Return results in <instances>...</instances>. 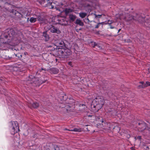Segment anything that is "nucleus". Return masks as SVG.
I'll return each instance as SVG.
<instances>
[{"label": "nucleus", "mask_w": 150, "mask_h": 150, "mask_svg": "<svg viewBox=\"0 0 150 150\" xmlns=\"http://www.w3.org/2000/svg\"><path fill=\"white\" fill-rule=\"evenodd\" d=\"M10 128L11 134H14L19 131V127L18 124L16 121H11L10 122Z\"/></svg>", "instance_id": "obj_4"}, {"label": "nucleus", "mask_w": 150, "mask_h": 150, "mask_svg": "<svg viewBox=\"0 0 150 150\" xmlns=\"http://www.w3.org/2000/svg\"><path fill=\"white\" fill-rule=\"evenodd\" d=\"M58 21H59V23L62 24V25H63V23H62V21L64 22V21L66 20L65 18H61V19H58Z\"/></svg>", "instance_id": "obj_20"}, {"label": "nucleus", "mask_w": 150, "mask_h": 150, "mask_svg": "<svg viewBox=\"0 0 150 150\" xmlns=\"http://www.w3.org/2000/svg\"><path fill=\"white\" fill-rule=\"evenodd\" d=\"M91 46L93 47H94L95 46H97V44L96 43V42H91Z\"/></svg>", "instance_id": "obj_23"}, {"label": "nucleus", "mask_w": 150, "mask_h": 150, "mask_svg": "<svg viewBox=\"0 0 150 150\" xmlns=\"http://www.w3.org/2000/svg\"><path fill=\"white\" fill-rule=\"evenodd\" d=\"M139 126H138V130L139 131H142L143 130L146 129L145 124L144 123H139Z\"/></svg>", "instance_id": "obj_6"}, {"label": "nucleus", "mask_w": 150, "mask_h": 150, "mask_svg": "<svg viewBox=\"0 0 150 150\" xmlns=\"http://www.w3.org/2000/svg\"><path fill=\"white\" fill-rule=\"evenodd\" d=\"M71 47L70 46L68 48L65 46L63 48H59L56 50V54L60 57L67 58L71 54Z\"/></svg>", "instance_id": "obj_3"}, {"label": "nucleus", "mask_w": 150, "mask_h": 150, "mask_svg": "<svg viewBox=\"0 0 150 150\" xmlns=\"http://www.w3.org/2000/svg\"><path fill=\"white\" fill-rule=\"evenodd\" d=\"M139 83L141 84V85H140L138 86V88H144L146 87L145 83H144L143 81H140L139 82Z\"/></svg>", "instance_id": "obj_13"}, {"label": "nucleus", "mask_w": 150, "mask_h": 150, "mask_svg": "<svg viewBox=\"0 0 150 150\" xmlns=\"http://www.w3.org/2000/svg\"><path fill=\"white\" fill-rule=\"evenodd\" d=\"M99 25H100V24H99V23H98V24L95 27V28H98L99 27Z\"/></svg>", "instance_id": "obj_30"}, {"label": "nucleus", "mask_w": 150, "mask_h": 150, "mask_svg": "<svg viewBox=\"0 0 150 150\" xmlns=\"http://www.w3.org/2000/svg\"><path fill=\"white\" fill-rule=\"evenodd\" d=\"M110 124H109V125H108V126H110Z\"/></svg>", "instance_id": "obj_41"}, {"label": "nucleus", "mask_w": 150, "mask_h": 150, "mask_svg": "<svg viewBox=\"0 0 150 150\" xmlns=\"http://www.w3.org/2000/svg\"><path fill=\"white\" fill-rule=\"evenodd\" d=\"M47 3L48 6L51 5L52 4V3L50 1V0H48L47 1Z\"/></svg>", "instance_id": "obj_29"}, {"label": "nucleus", "mask_w": 150, "mask_h": 150, "mask_svg": "<svg viewBox=\"0 0 150 150\" xmlns=\"http://www.w3.org/2000/svg\"><path fill=\"white\" fill-rule=\"evenodd\" d=\"M104 103V99L103 97L100 96L96 97L92 101L91 106L92 110L95 112H97L102 108Z\"/></svg>", "instance_id": "obj_1"}, {"label": "nucleus", "mask_w": 150, "mask_h": 150, "mask_svg": "<svg viewBox=\"0 0 150 150\" xmlns=\"http://www.w3.org/2000/svg\"><path fill=\"white\" fill-rule=\"evenodd\" d=\"M69 18L72 21H74L76 18V16L75 15L72 14H70L69 15Z\"/></svg>", "instance_id": "obj_14"}, {"label": "nucleus", "mask_w": 150, "mask_h": 150, "mask_svg": "<svg viewBox=\"0 0 150 150\" xmlns=\"http://www.w3.org/2000/svg\"><path fill=\"white\" fill-rule=\"evenodd\" d=\"M37 19L41 23H46V21L43 18H41L40 16H38Z\"/></svg>", "instance_id": "obj_9"}, {"label": "nucleus", "mask_w": 150, "mask_h": 150, "mask_svg": "<svg viewBox=\"0 0 150 150\" xmlns=\"http://www.w3.org/2000/svg\"><path fill=\"white\" fill-rule=\"evenodd\" d=\"M79 16L82 18H85L87 15V13L81 12L79 13Z\"/></svg>", "instance_id": "obj_16"}, {"label": "nucleus", "mask_w": 150, "mask_h": 150, "mask_svg": "<svg viewBox=\"0 0 150 150\" xmlns=\"http://www.w3.org/2000/svg\"><path fill=\"white\" fill-rule=\"evenodd\" d=\"M50 32L52 33H56L57 34H59L61 32L59 29L54 26L51 27L50 29Z\"/></svg>", "instance_id": "obj_5"}, {"label": "nucleus", "mask_w": 150, "mask_h": 150, "mask_svg": "<svg viewBox=\"0 0 150 150\" xmlns=\"http://www.w3.org/2000/svg\"><path fill=\"white\" fill-rule=\"evenodd\" d=\"M24 54L25 55H26L27 54V52H25L24 53Z\"/></svg>", "instance_id": "obj_35"}, {"label": "nucleus", "mask_w": 150, "mask_h": 150, "mask_svg": "<svg viewBox=\"0 0 150 150\" xmlns=\"http://www.w3.org/2000/svg\"><path fill=\"white\" fill-rule=\"evenodd\" d=\"M137 138L139 139H140L141 138V136H138L137 137Z\"/></svg>", "instance_id": "obj_33"}, {"label": "nucleus", "mask_w": 150, "mask_h": 150, "mask_svg": "<svg viewBox=\"0 0 150 150\" xmlns=\"http://www.w3.org/2000/svg\"><path fill=\"white\" fill-rule=\"evenodd\" d=\"M75 23L76 24L78 25L81 26H83L84 25L83 23L79 18L76 19Z\"/></svg>", "instance_id": "obj_10"}, {"label": "nucleus", "mask_w": 150, "mask_h": 150, "mask_svg": "<svg viewBox=\"0 0 150 150\" xmlns=\"http://www.w3.org/2000/svg\"><path fill=\"white\" fill-rule=\"evenodd\" d=\"M144 25L147 27H149L150 26V24H148L147 22H144Z\"/></svg>", "instance_id": "obj_26"}, {"label": "nucleus", "mask_w": 150, "mask_h": 150, "mask_svg": "<svg viewBox=\"0 0 150 150\" xmlns=\"http://www.w3.org/2000/svg\"><path fill=\"white\" fill-rule=\"evenodd\" d=\"M13 13H14L15 15H17L18 16H19L20 17H22L23 15L20 14L18 11L15 10L14 11H13Z\"/></svg>", "instance_id": "obj_18"}, {"label": "nucleus", "mask_w": 150, "mask_h": 150, "mask_svg": "<svg viewBox=\"0 0 150 150\" xmlns=\"http://www.w3.org/2000/svg\"><path fill=\"white\" fill-rule=\"evenodd\" d=\"M69 130L75 132H81L82 131V129L80 128H75L73 129Z\"/></svg>", "instance_id": "obj_15"}, {"label": "nucleus", "mask_w": 150, "mask_h": 150, "mask_svg": "<svg viewBox=\"0 0 150 150\" xmlns=\"http://www.w3.org/2000/svg\"><path fill=\"white\" fill-rule=\"evenodd\" d=\"M0 7H1V6H0Z\"/></svg>", "instance_id": "obj_43"}, {"label": "nucleus", "mask_w": 150, "mask_h": 150, "mask_svg": "<svg viewBox=\"0 0 150 150\" xmlns=\"http://www.w3.org/2000/svg\"><path fill=\"white\" fill-rule=\"evenodd\" d=\"M108 132H110V130H108Z\"/></svg>", "instance_id": "obj_42"}, {"label": "nucleus", "mask_w": 150, "mask_h": 150, "mask_svg": "<svg viewBox=\"0 0 150 150\" xmlns=\"http://www.w3.org/2000/svg\"><path fill=\"white\" fill-rule=\"evenodd\" d=\"M120 30H121V29H119L118 30V33H119V32H120Z\"/></svg>", "instance_id": "obj_37"}, {"label": "nucleus", "mask_w": 150, "mask_h": 150, "mask_svg": "<svg viewBox=\"0 0 150 150\" xmlns=\"http://www.w3.org/2000/svg\"><path fill=\"white\" fill-rule=\"evenodd\" d=\"M145 84L146 86V87H147L148 86H150V82L149 81H146Z\"/></svg>", "instance_id": "obj_28"}, {"label": "nucleus", "mask_w": 150, "mask_h": 150, "mask_svg": "<svg viewBox=\"0 0 150 150\" xmlns=\"http://www.w3.org/2000/svg\"><path fill=\"white\" fill-rule=\"evenodd\" d=\"M113 21H110V20H108V23L106 22V23H105V24H107V23L108 24H111L113 22Z\"/></svg>", "instance_id": "obj_27"}, {"label": "nucleus", "mask_w": 150, "mask_h": 150, "mask_svg": "<svg viewBox=\"0 0 150 150\" xmlns=\"http://www.w3.org/2000/svg\"><path fill=\"white\" fill-rule=\"evenodd\" d=\"M37 18H34V17H31L30 19V21L31 23H34L37 20Z\"/></svg>", "instance_id": "obj_21"}, {"label": "nucleus", "mask_w": 150, "mask_h": 150, "mask_svg": "<svg viewBox=\"0 0 150 150\" xmlns=\"http://www.w3.org/2000/svg\"><path fill=\"white\" fill-rule=\"evenodd\" d=\"M8 36L10 37H13L14 36V32L13 29H10L8 31Z\"/></svg>", "instance_id": "obj_8"}, {"label": "nucleus", "mask_w": 150, "mask_h": 150, "mask_svg": "<svg viewBox=\"0 0 150 150\" xmlns=\"http://www.w3.org/2000/svg\"><path fill=\"white\" fill-rule=\"evenodd\" d=\"M103 122V120H102V121H101V122L102 123V122Z\"/></svg>", "instance_id": "obj_39"}, {"label": "nucleus", "mask_w": 150, "mask_h": 150, "mask_svg": "<svg viewBox=\"0 0 150 150\" xmlns=\"http://www.w3.org/2000/svg\"><path fill=\"white\" fill-rule=\"evenodd\" d=\"M120 16L119 17H117V18L119 19H124L125 21L128 22L132 21L134 20L137 21L139 22L143 23L144 20V18L140 16L139 15H137L135 18L133 17L132 15H130L128 14H126L125 16H124L123 14H120L119 15Z\"/></svg>", "instance_id": "obj_2"}, {"label": "nucleus", "mask_w": 150, "mask_h": 150, "mask_svg": "<svg viewBox=\"0 0 150 150\" xmlns=\"http://www.w3.org/2000/svg\"><path fill=\"white\" fill-rule=\"evenodd\" d=\"M31 105H32L33 107L34 108H37L39 105V104L37 103H30L28 105L30 106Z\"/></svg>", "instance_id": "obj_11"}, {"label": "nucleus", "mask_w": 150, "mask_h": 150, "mask_svg": "<svg viewBox=\"0 0 150 150\" xmlns=\"http://www.w3.org/2000/svg\"><path fill=\"white\" fill-rule=\"evenodd\" d=\"M68 64L70 65V66H72V62H68Z\"/></svg>", "instance_id": "obj_31"}, {"label": "nucleus", "mask_w": 150, "mask_h": 150, "mask_svg": "<svg viewBox=\"0 0 150 150\" xmlns=\"http://www.w3.org/2000/svg\"><path fill=\"white\" fill-rule=\"evenodd\" d=\"M42 70H45V69H43V68H42Z\"/></svg>", "instance_id": "obj_38"}, {"label": "nucleus", "mask_w": 150, "mask_h": 150, "mask_svg": "<svg viewBox=\"0 0 150 150\" xmlns=\"http://www.w3.org/2000/svg\"><path fill=\"white\" fill-rule=\"evenodd\" d=\"M70 108V106H69L68 104H67L65 107V108L66 109L67 111H68L70 110H69V108Z\"/></svg>", "instance_id": "obj_24"}, {"label": "nucleus", "mask_w": 150, "mask_h": 150, "mask_svg": "<svg viewBox=\"0 0 150 150\" xmlns=\"http://www.w3.org/2000/svg\"><path fill=\"white\" fill-rule=\"evenodd\" d=\"M43 36L45 38V40L46 41H47L49 39V37L48 35L47 34L46 32H44L43 33Z\"/></svg>", "instance_id": "obj_17"}, {"label": "nucleus", "mask_w": 150, "mask_h": 150, "mask_svg": "<svg viewBox=\"0 0 150 150\" xmlns=\"http://www.w3.org/2000/svg\"><path fill=\"white\" fill-rule=\"evenodd\" d=\"M51 73L53 74H56L58 73L59 70L56 68H52L50 69Z\"/></svg>", "instance_id": "obj_12"}, {"label": "nucleus", "mask_w": 150, "mask_h": 150, "mask_svg": "<svg viewBox=\"0 0 150 150\" xmlns=\"http://www.w3.org/2000/svg\"><path fill=\"white\" fill-rule=\"evenodd\" d=\"M54 8V6H51V8Z\"/></svg>", "instance_id": "obj_36"}, {"label": "nucleus", "mask_w": 150, "mask_h": 150, "mask_svg": "<svg viewBox=\"0 0 150 150\" xmlns=\"http://www.w3.org/2000/svg\"><path fill=\"white\" fill-rule=\"evenodd\" d=\"M110 28H111V29H113V28H114V27H112V26H110Z\"/></svg>", "instance_id": "obj_34"}, {"label": "nucleus", "mask_w": 150, "mask_h": 150, "mask_svg": "<svg viewBox=\"0 0 150 150\" xmlns=\"http://www.w3.org/2000/svg\"><path fill=\"white\" fill-rule=\"evenodd\" d=\"M72 11V10L70 8H66L65 10V12L66 14H68Z\"/></svg>", "instance_id": "obj_19"}, {"label": "nucleus", "mask_w": 150, "mask_h": 150, "mask_svg": "<svg viewBox=\"0 0 150 150\" xmlns=\"http://www.w3.org/2000/svg\"><path fill=\"white\" fill-rule=\"evenodd\" d=\"M109 128H113V131L115 132H118L120 130V128L118 126H115L114 127H113L112 126H111L109 127Z\"/></svg>", "instance_id": "obj_7"}, {"label": "nucleus", "mask_w": 150, "mask_h": 150, "mask_svg": "<svg viewBox=\"0 0 150 150\" xmlns=\"http://www.w3.org/2000/svg\"><path fill=\"white\" fill-rule=\"evenodd\" d=\"M104 22H102L99 23V24H100H100L103 25L104 24Z\"/></svg>", "instance_id": "obj_32"}, {"label": "nucleus", "mask_w": 150, "mask_h": 150, "mask_svg": "<svg viewBox=\"0 0 150 150\" xmlns=\"http://www.w3.org/2000/svg\"><path fill=\"white\" fill-rule=\"evenodd\" d=\"M87 20H88V21H89V19L88 18H87Z\"/></svg>", "instance_id": "obj_40"}, {"label": "nucleus", "mask_w": 150, "mask_h": 150, "mask_svg": "<svg viewBox=\"0 0 150 150\" xmlns=\"http://www.w3.org/2000/svg\"><path fill=\"white\" fill-rule=\"evenodd\" d=\"M59 46L60 47H63V46L64 45V42L62 41L60 42H59Z\"/></svg>", "instance_id": "obj_22"}, {"label": "nucleus", "mask_w": 150, "mask_h": 150, "mask_svg": "<svg viewBox=\"0 0 150 150\" xmlns=\"http://www.w3.org/2000/svg\"><path fill=\"white\" fill-rule=\"evenodd\" d=\"M94 15L95 16V18H101V17L102 16V15H96V14H94Z\"/></svg>", "instance_id": "obj_25"}]
</instances>
